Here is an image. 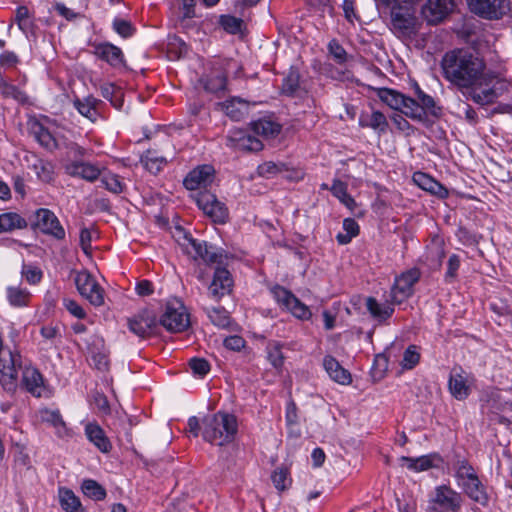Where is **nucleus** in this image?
Returning <instances> with one entry per match:
<instances>
[{"instance_id":"nucleus-18","label":"nucleus","mask_w":512,"mask_h":512,"mask_svg":"<svg viewBox=\"0 0 512 512\" xmlns=\"http://www.w3.org/2000/svg\"><path fill=\"white\" fill-rule=\"evenodd\" d=\"M88 351L96 369L105 371L109 367V352L105 346L104 339L93 334L87 339Z\"/></svg>"},{"instance_id":"nucleus-17","label":"nucleus","mask_w":512,"mask_h":512,"mask_svg":"<svg viewBox=\"0 0 512 512\" xmlns=\"http://www.w3.org/2000/svg\"><path fill=\"white\" fill-rule=\"evenodd\" d=\"M197 205L203 212L209 216L214 223L224 224V208L216 195L204 191L199 193L196 199Z\"/></svg>"},{"instance_id":"nucleus-8","label":"nucleus","mask_w":512,"mask_h":512,"mask_svg":"<svg viewBox=\"0 0 512 512\" xmlns=\"http://www.w3.org/2000/svg\"><path fill=\"white\" fill-rule=\"evenodd\" d=\"M462 505L461 495L447 485L435 488L429 509L433 512H458Z\"/></svg>"},{"instance_id":"nucleus-34","label":"nucleus","mask_w":512,"mask_h":512,"mask_svg":"<svg viewBox=\"0 0 512 512\" xmlns=\"http://www.w3.org/2000/svg\"><path fill=\"white\" fill-rule=\"evenodd\" d=\"M59 503L65 512H85L79 498L70 489L60 487L58 489Z\"/></svg>"},{"instance_id":"nucleus-60","label":"nucleus","mask_w":512,"mask_h":512,"mask_svg":"<svg viewBox=\"0 0 512 512\" xmlns=\"http://www.w3.org/2000/svg\"><path fill=\"white\" fill-rule=\"evenodd\" d=\"M15 20L21 30L26 29L29 24V10L25 6H20L16 10Z\"/></svg>"},{"instance_id":"nucleus-23","label":"nucleus","mask_w":512,"mask_h":512,"mask_svg":"<svg viewBox=\"0 0 512 512\" xmlns=\"http://www.w3.org/2000/svg\"><path fill=\"white\" fill-rule=\"evenodd\" d=\"M22 384L36 397H41L45 387L41 373L34 367H25L22 372Z\"/></svg>"},{"instance_id":"nucleus-32","label":"nucleus","mask_w":512,"mask_h":512,"mask_svg":"<svg viewBox=\"0 0 512 512\" xmlns=\"http://www.w3.org/2000/svg\"><path fill=\"white\" fill-rule=\"evenodd\" d=\"M229 141H231L237 149L243 151L258 152L263 149L262 142L246 132H239L230 136Z\"/></svg>"},{"instance_id":"nucleus-64","label":"nucleus","mask_w":512,"mask_h":512,"mask_svg":"<svg viewBox=\"0 0 512 512\" xmlns=\"http://www.w3.org/2000/svg\"><path fill=\"white\" fill-rule=\"evenodd\" d=\"M18 63V57L15 53L6 51L0 55V66L11 68Z\"/></svg>"},{"instance_id":"nucleus-50","label":"nucleus","mask_w":512,"mask_h":512,"mask_svg":"<svg viewBox=\"0 0 512 512\" xmlns=\"http://www.w3.org/2000/svg\"><path fill=\"white\" fill-rule=\"evenodd\" d=\"M21 274L30 284H37L42 278L41 270L32 265H23Z\"/></svg>"},{"instance_id":"nucleus-55","label":"nucleus","mask_w":512,"mask_h":512,"mask_svg":"<svg viewBox=\"0 0 512 512\" xmlns=\"http://www.w3.org/2000/svg\"><path fill=\"white\" fill-rule=\"evenodd\" d=\"M142 163H143L145 169H147L149 172H151L153 174H156L161 170L162 165L165 163V159L157 158V157L153 158V157H149L148 155H146L142 159Z\"/></svg>"},{"instance_id":"nucleus-59","label":"nucleus","mask_w":512,"mask_h":512,"mask_svg":"<svg viewBox=\"0 0 512 512\" xmlns=\"http://www.w3.org/2000/svg\"><path fill=\"white\" fill-rule=\"evenodd\" d=\"M286 423L288 427L297 426L298 424V414H297V407L296 404L293 401H290L287 404L286 407Z\"/></svg>"},{"instance_id":"nucleus-38","label":"nucleus","mask_w":512,"mask_h":512,"mask_svg":"<svg viewBox=\"0 0 512 512\" xmlns=\"http://www.w3.org/2000/svg\"><path fill=\"white\" fill-rule=\"evenodd\" d=\"M6 294L9 304L13 307L27 306L31 298L28 290L15 286L7 287Z\"/></svg>"},{"instance_id":"nucleus-3","label":"nucleus","mask_w":512,"mask_h":512,"mask_svg":"<svg viewBox=\"0 0 512 512\" xmlns=\"http://www.w3.org/2000/svg\"><path fill=\"white\" fill-rule=\"evenodd\" d=\"M457 485L473 501L486 506L489 501L486 487L479 479L474 467L465 459L458 458L453 463Z\"/></svg>"},{"instance_id":"nucleus-21","label":"nucleus","mask_w":512,"mask_h":512,"mask_svg":"<svg viewBox=\"0 0 512 512\" xmlns=\"http://www.w3.org/2000/svg\"><path fill=\"white\" fill-rule=\"evenodd\" d=\"M65 171L72 177L82 178L88 182H94L101 174V169L97 165L79 160L67 164Z\"/></svg>"},{"instance_id":"nucleus-13","label":"nucleus","mask_w":512,"mask_h":512,"mask_svg":"<svg viewBox=\"0 0 512 512\" xmlns=\"http://www.w3.org/2000/svg\"><path fill=\"white\" fill-rule=\"evenodd\" d=\"M224 412L218 411L213 415L204 417L202 421V436L206 442L219 446L224 444Z\"/></svg>"},{"instance_id":"nucleus-6","label":"nucleus","mask_w":512,"mask_h":512,"mask_svg":"<svg viewBox=\"0 0 512 512\" xmlns=\"http://www.w3.org/2000/svg\"><path fill=\"white\" fill-rule=\"evenodd\" d=\"M159 323L171 333H180L190 326V317L184 304L178 299L169 300Z\"/></svg>"},{"instance_id":"nucleus-53","label":"nucleus","mask_w":512,"mask_h":512,"mask_svg":"<svg viewBox=\"0 0 512 512\" xmlns=\"http://www.w3.org/2000/svg\"><path fill=\"white\" fill-rule=\"evenodd\" d=\"M447 271L445 273V281L452 282L457 276V271L460 267V259L456 254H453L449 257L447 263Z\"/></svg>"},{"instance_id":"nucleus-31","label":"nucleus","mask_w":512,"mask_h":512,"mask_svg":"<svg viewBox=\"0 0 512 512\" xmlns=\"http://www.w3.org/2000/svg\"><path fill=\"white\" fill-rule=\"evenodd\" d=\"M413 181L421 189L428 191L433 195H436L440 198H446L448 196V190L435 179H433L432 177L425 173L416 172L413 175Z\"/></svg>"},{"instance_id":"nucleus-44","label":"nucleus","mask_w":512,"mask_h":512,"mask_svg":"<svg viewBox=\"0 0 512 512\" xmlns=\"http://www.w3.org/2000/svg\"><path fill=\"white\" fill-rule=\"evenodd\" d=\"M114 31L123 38L131 37L135 32V27L128 20L115 18L112 23Z\"/></svg>"},{"instance_id":"nucleus-4","label":"nucleus","mask_w":512,"mask_h":512,"mask_svg":"<svg viewBox=\"0 0 512 512\" xmlns=\"http://www.w3.org/2000/svg\"><path fill=\"white\" fill-rule=\"evenodd\" d=\"M508 89L506 81L500 79L486 69L481 72L471 87L467 88L468 96L477 104L488 105L495 102Z\"/></svg>"},{"instance_id":"nucleus-27","label":"nucleus","mask_w":512,"mask_h":512,"mask_svg":"<svg viewBox=\"0 0 512 512\" xmlns=\"http://www.w3.org/2000/svg\"><path fill=\"white\" fill-rule=\"evenodd\" d=\"M85 434L88 440L93 443L101 452L108 453L112 449L111 442L104 430L96 423H88L85 426Z\"/></svg>"},{"instance_id":"nucleus-48","label":"nucleus","mask_w":512,"mask_h":512,"mask_svg":"<svg viewBox=\"0 0 512 512\" xmlns=\"http://www.w3.org/2000/svg\"><path fill=\"white\" fill-rule=\"evenodd\" d=\"M104 187L115 193L119 194L123 191V183L120 181L119 177L115 174L106 175L101 179Z\"/></svg>"},{"instance_id":"nucleus-57","label":"nucleus","mask_w":512,"mask_h":512,"mask_svg":"<svg viewBox=\"0 0 512 512\" xmlns=\"http://www.w3.org/2000/svg\"><path fill=\"white\" fill-rule=\"evenodd\" d=\"M168 46L170 52H176L178 53V56L186 54L188 51L186 43L177 36H173L169 39Z\"/></svg>"},{"instance_id":"nucleus-40","label":"nucleus","mask_w":512,"mask_h":512,"mask_svg":"<svg viewBox=\"0 0 512 512\" xmlns=\"http://www.w3.org/2000/svg\"><path fill=\"white\" fill-rule=\"evenodd\" d=\"M435 457L433 456H421L418 458H411V457H401L400 461L403 465H405L408 469L421 472L426 471L434 466L433 460Z\"/></svg>"},{"instance_id":"nucleus-35","label":"nucleus","mask_w":512,"mask_h":512,"mask_svg":"<svg viewBox=\"0 0 512 512\" xmlns=\"http://www.w3.org/2000/svg\"><path fill=\"white\" fill-rule=\"evenodd\" d=\"M27 227V221L15 212L0 214V233L11 232L16 229Z\"/></svg>"},{"instance_id":"nucleus-61","label":"nucleus","mask_w":512,"mask_h":512,"mask_svg":"<svg viewBox=\"0 0 512 512\" xmlns=\"http://www.w3.org/2000/svg\"><path fill=\"white\" fill-rule=\"evenodd\" d=\"M245 347V340L238 336V335H232L227 336L226 335V349H231L233 351H239L240 349Z\"/></svg>"},{"instance_id":"nucleus-37","label":"nucleus","mask_w":512,"mask_h":512,"mask_svg":"<svg viewBox=\"0 0 512 512\" xmlns=\"http://www.w3.org/2000/svg\"><path fill=\"white\" fill-rule=\"evenodd\" d=\"M281 125L270 119H260L253 123V131L266 139L274 138L281 132Z\"/></svg>"},{"instance_id":"nucleus-20","label":"nucleus","mask_w":512,"mask_h":512,"mask_svg":"<svg viewBox=\"0 0 512 512\" xmlns=\"http://www.w3.org/2000/svg\"><path fill=\"white\" fill-rule=\"evenodd\" d=\"M215 170L211 165H201L190 171L184 178L183 184L188 190L206 187L214 180Z\"/></svg>"},{"instance_id":"nucleus-52","label":"nucleus","mask_w":512,"mask_h":512,"mask_svg":"<svg viewBox=\"0 0 512 512\" xmlns=\"http://www.w3.org/2000/svg\"><path fill=\"white\" fill-rule=\"evenodd\" d=\"M420 359V354L416 351L415 346H409L403 355L402 365L406 369H412Z\"/></svg>"},{"instance_id":"nucleus-12","label":"nucleus","mask_w":512,"mask_h":512,"mask_svg":"<svg viewBox=\"0 0 512 512\" xmlns=\"http://www.w3.org/2000/svg\"><path fill=\"white\" fill-rule=\"evenodd\" d=\"M34 226L42 233L50 235L57 240L65 238V230L60 224L55 213L46 208H40L35 212Z\"/></svg>"},{"instance_id":"nucleus-5","label":"nucleus","mask_w":512,"mask_h":512,"mask_svg":"<svg viewBox=\"0 0 512 512\" xmlns=\"http://www.w3.org/2000/svg\"><path fill=\"white\" fill-rule=\"evenodd\" d=\"M418 0H403L391 5V25L393 31L399 36L411 37L419 30V21L415 16L413 4Z\"/></svg>"},{"instance_id":"nucleus-11","label":"nucleus","mask_w":512,"mask_h":512,"mask_svg":"<svg viewBox=\"0 0 512 512\" xmlns=\"http://www.w3.org/2000/svg\"><path fill=\"white\" fill-rule=\"evenodd\" d=\"M75 284L80 295L92 305L101 306L104 303L103 289L88 271L77 272Z\"/></svg>"},{"instance_id":"nucleus-2","label":"nucleus","mask_w":512,"mask_h":512,"mask_svg":"<svg viewBox=\"0 0 512 512\" xmlns=\"http://www.w3.org/2000/svg\"><path fill=\"white\" fill-rule=\"evenodd\" d=\"M183 252L192 260L199 259L209 266L214 268V275L211 283L208 286V298L218 303L224 295V261L223 254L220 248H217L205 241H199L191 236H185L181 243Z\"/></svg>"},{"instance_id":"nucleus-51","label":"nucleus","mask_w":512,"mask_h":512,"mask_svg":"<svg viewBox=\"0 0 512 512\" xmlns=\"http://www.w3.org/2000/svg\"><path fill=\"white\" fill-rule=\"evenodd\" d=\"M205 309L208 318L215 326L224 327V312L221 307L208 305Z\"/></svg>"},{"instance_id":"nucleus-1","label":"nucleus","mask_w":512,"mask_h":512,"mask_svg":"<svg viewBox=\"0 0 512 512\" xmlns=\"http://www.w3.org/2000/svg\"><path fill=\"white\" fill-rule=\"evenodd\" d=\"M441 67L444 77L451 84L466 90L481 76L486 65L483 59L470 51L456 49L444 55Z\"/></svg>"},{"instance_id":"nucleus-24","label":"nucleus","mask_w":512,"mask_h":512,"mask_svg":"<svg viewBox=\"0 0 512 512\" xmlns=\"http://www.w3.org/2000/svg\"><path fill=\"white\" fill-rule=\"evenodd\" d=\"M94 55L107 62L112 67L122 66L124 59L120 48L111 43H101L95 46Z\"/></svg>"},{"instance_id":"nucleus-28","label":"nucleus","mask_w":512,"mask_h":512,"mask_svg":"<svg viewBox=\"0 0 512 512\" xmlns=\"http://www.w3.org/2000/svg\"><path fill=\"white\" fill-rule=\"evenodd\" d=\"M323 366L329 376L337 383L348 385L351 382V374L344 369L340 363L332 356H325Z\"/></svg>"},{"instance_id":"nucleus-30","label":"nucleus","mask_w":512,"mask_h":512,"mask_svg":"<svg viewBox=\"0 0 512 512\" xmlns=\"http://www.w3.org/2000/svg\"><path fill=\"white\" fill-rule=\"evenodd\" d=\"M250 103L240 97L226 99V116L234 121H241L248 117Z\"/></svg>"},{"instance_id":"nucleus-42","label":"nucleus","mask_w":512,"mask_h":512,"mask_svg":"<svg viewBox=\"0 0 512 512\" xmlns=\"http://www.w3.org/2000/svg\"><path fill=\"white\" fill-rule=\"evenodd\" d=\"M271 480L278 491H284L291 485L288 469L285 467L277 468L271 475Z\"/></svg>"},{"instance_id":"nucleus-25","label":"nucleus","mask_w":512,"mask_h":512,"mask_svg":"<svg viewBox=\"0 0 512 512\" xmlns=\"http://www.w3.org/2000/svg\"><path fill=\"white\" fill-rule=\"evenodd\" d=\"M301 75L297 68L291 67L284 77L281 92L289 97H303L307 92L301 86Z\"/></svg>"},{"instance_id":"nucleus-14","label":"nucleus","mask_w":512,"mask_h":512,"mask_svg":"<svg viewBox=\"0 0 512 512\" xmlns=\"http://www.w3.org/2000/svg\"><path fill=\"white\" fill-rule=\"evenodd\" d=\"M469 9L486 19H499L508 9L507 0H467Z\"/></svg>"},{"instance_id":"nucleus-39","label":"nucleus","mask_w":512,"mask_h":512,"mask_svg":"<svg viewBox=\"0 0 512 512\" xmlns=\"http://www.w3.org/2000/svg\"><path fill=\"white\" fill-rule=\"evenodd\" d=\"M449 390L458 400H463L469 395V386L466 384L464 377L459 373L450 376Z\"/></svg>"},{"instance_id":"nucleus-62","label":"nucleus","mask_w":512,"mask_h":512,"mask_svg":"<svg viewBox=\"0 0 512 512\" xmlns=\"http://www.w3.org/2000/svg\"><path fill=\"white\" fill-rule=\"evenodd\" d=\"M94 405L98 409L99 412L103 414H108L110 411L109 403L107 397L104 394L96 393L93 397Z\"/></svg>"},{"instance_id":"nucleus-63","label":"nucleus","mask_w":512,"mask_h":512,"mask_svg":"<svg viewBox=\"0 0 512 512\" xmlns=\"http://www.w3.org/2000/svg\"><path fill=\"white\" fill-rule=\"evenodd\" d=\"M330 190L333 193V195L337 197L340 201L348 195L347 185L340 180H334Z\"/></svg>"},{"instance_id":"nucleus-43","label":"nucleus","mask_w":512,"mask_h":512,"mask_svg":"<svg viewBox=\"0 0 512 512\" xmlns=\"http://www.w3.org/2000/svg\"><path fill=\"white\" fill-rule=\"evenodd\" d=\"M282 345L278 342H271L267 346L268 359L275 368H281L284 363Z\"/></svg>"},{"instance_id":"nucleus-26","label":"nucleus","mask_w":512,"mask_h":512,"mask_svg":"<svg viewBox=\"0 0 512 512\" xmlns=\"http://www.w3.org/2000/svg\"><path fill=\"white\" fill-rule=\"evenodd\" d=\"M73 104L82 116L86 117L93 123L96 122L100 116L99 106L102 104V101L91 95L82 99L76 98Z\"/></svg>"},{"instance_id":"nucleus-56","label":"nucleus","mask_w":512,"mask_h":512,"mask_svg":"<svg viewBox=\"0 0 512 512\" xmlns=\"http://www.w3.org/2000/svg\"><path fill=\"white\" fill-rule=\"evenodd\" d=\"M63 305L69 311V313L75 316L76 318H85L86 313L84 309L75 300L64 298Z\"/></svg>"},{"instance_id":"nucleus-9","label":"nucleus","mask_w":512,"mask_h":512,"mask_svg":"<svg viewBox=\"0 0 512 512\" xmlns=\"http://www.w3.org/2000/svg\"><path fill=\"white\" fill-rule=\"evenodd\" d=\"M250 20L249 9L242 2H233L230 13L226 14V33L236 35L243 40L248 34L247 23Z\"/></svg>"},{"instance_id":"nucleus-49","label":"nucleus","mask_w":512,"mask_h":512,"mask_svg":"<svg viewBox=\"0 0 512 512\" xmlns=\"http://www.w3.org/2000/svg\"><path fill=\"white\" fill-rule=\"evenodd\" d=\"M189 367L191 368L194 375L203 377L210 369L209 363L203 358H192L189 361Z\"/></svg>"},{"instance_id":"nucleus-29","label":"nucleus","mask_w":512,"mask_h":512,"mask_svg":"<svg viewBox=\"0 0 512 512\" xmlns=\"http://www.w3.org/2000/svg\"><path fill=\"white\" fill-rule=\"evenodd\" d=\"M359 125L362 128H371L378 134H382L386 132L388 122L385 115L379 111L362 112L359 116Z\"/></svg>"},{"instance_id":"nucleus-54","label":"nucleus","mask_w":512,"mask_h":512,"mask_svg":"<svg viewBox=\"0 0 512 512\" xmlns=\"http://www.w3.org/2000/svg\"><path fill=\"white\" fill-rule=\"evenodd\" d=\"M458 115H464L465 119L470 124H475L477 122V113L473 109V107L465 102H459L457 105Z\"/></svg>"},{"instance_id":"nucleus-45","label":"nucleus","mask_w":512,"mask_h":512,"mask_svg":"<svg viewBox=\"0 0 512 512\" xmlns=\"http://www.w3.org/2000/svg\"><path fill=\"white\" fill-rule=\"evenodd\" d=\"M285 168V165L282 163H275L272 161L264 162L259 165L257 168V172L262 177H272L280 172H282Z\"/></svg>"},{"instance_id":"nucleus-36","label":"nucleus","mask_w":512,"mask_h":512,"mask_svg":"<svg viewBox=\"0 0 512 512\" xmlns=\"http://www.w3.org/2000/svg\"><path fill=\"white\" fill-rule=\"evenodd\" d=\"M388 304H380L373 297H368L366 300V307L370 314L378 320H386L390 318L394 312L393 304L390 303L389 299L386 300Z\"/></svg>"},{"instance_id":"nucleus-41","label":"nucleus","mask_w":512,"mask_h":512,"mask_svg":"<svg viewBox=\"0 0 512 512\" xmlns=\"http://www.w3.org/2000/svg\"><path fill=\"white\" fill-rule=\"evenodd\" d=\"M81 488L83 493L93 500L100 501L106 497L105 489L95 480H84Z\"/></svg>"},{"instance_id":"nucleus-10","label":"nucleus","mask_w":512,"mask_h":512,"mask_svg":"<svg viewBox=\"0 0 512 512\" xmlns=\"http://www.w3.org/2000/svg\"><path fill=\"white\" fill-rule=\"evenodd\" d=\"M418 269H410L395 279L391 288L389 301L391 304H401L413 294V286L419 280Z\"/></svg>"},{"instance_id":"nucleus-47","label":"nucleus","mask_w":512,"mask_h":512,"mask_svg":"<svg viewBox=\"0 0 512 512\" xmlns=\"http://www.w3.org/2000/svg\"><path fill=\"white\" fill-rule=\"evenodd\" d=\"M1 94L5 98H13L20 103H25L28 100L27 95L21 91L18 87L6 83L0 90Z\"/></svg>"},{"instance_id":"nucleus-16","label":"nucleus","mask_w":512,"mask_h":512,"mask_svg":"<svg viewBox=\"0 0 512 512\" xmlns=\"http://www.w3.org/2000/svg\"><path fill=\"white\" fill-rule=\"evenodd\" d=\"M453 9V0H428L422 7L421 14L429 24H437L444 20Z\"/></svg>"},{"instance_id":"nucleus-46","label":"nucleus","mask_w":512,"mask_h":512,"mask_svg":"<svg viewBox=\"0 0 512 512\" xmlns=\"http://www.w3.org/2000/svg\"><path fill=\"white\" fill-rule=\"evenodd\" d=\"M239 430V421L234 414H226V445L234 442Z\"/></svg>"},{"instance_id":"nucleus-19","label":"nucleus","mask_w":512,"mask_h":512,"mask_svg":"<svg viewBox=\"0 0 512 512\" xmlns=\"http://www.w3.org/2000/svg\"><path fill=\"white\" fill-rule=\"evenodd\" d=\"M157 326L156 318L150 311H142L128 319L129 330L140 338H146L153 334Z\"/></svg>"},{"instance_id":"nucleus-15","label":"nucleus","mask_w":512,"mask_h":512,"mask_svg":"<svg viewBox=\"0 0 512 512\" xmlns=\"http://www.w3.org/2000/svg\"><path fill=\"white\" fill-rule=\"evenodd\" d=\"M272 293L277 300L285 306L291 313L299 319H309L311 312L309 308L296 298L289 290L282 286H275L272 289Z\"/></svg>"},{"instance_id":"nucleus-58","label":"nucleus","mask_w":512,"mask_h":512,"mask_svg":"<svg viewBox=\"0 0 512 512\" xmlns=\"http://www.w3.org/2000/svg\"><path fill=\"white\" fill-rule=\"evenodd\" d=\"M329 51L338 63H344L347 58L345 49L336 41L329 43Z\"/></svg>"},{"instance_id":"nucleus-33","label":"nucleus","mask_w":512,"mask_h":512,"mask_svg":"<svg viewBox=\"0 0 512 512\" xmlns=\"http://www.w3.org/2000/svg\"><path fill=\"white\" fill-rule=\"evenodd\" d=\"M30 133L34 139L45 149L53 150L57 147V143L53 135L40 122L34 121L30 125Z\"/></svg>"},{"instance_id":"nucleus-22","label":"nucleus","mask_w":512,"mask_h":512,"mask_svg":"<svg viewBox=\"0 0 512 512\" xmlns=\"http://www.w3.org/2000/svg\"><path fill=\"white\" fill-rule=\"evenodd\" d=\"M414 89L415 95L418 99V101H416V106L419 109H421L423 113L421 119L414 120L421 123H425L427 122L428 113L434 117H439L441 115V108L436 105L433 97L424 93L417 83L414 84Z\"/></svg>"},{"instance_id":"nucleus-7","label":"nucleus","mask_w":512,"mask_h":512,"mask_svg":"<svg viewBox=\"0 0 512 512\" xmlns=\"http://www.w3.org/2000/svg\"><path fill=\"white\" fill-rule=\"evenodd\" d=\"M377 94L379 99L390 108L401 111L411 119H421L423 116L422 110L416 106L415 99L389 88H381Z\"/></svg>"}]
</instances>
